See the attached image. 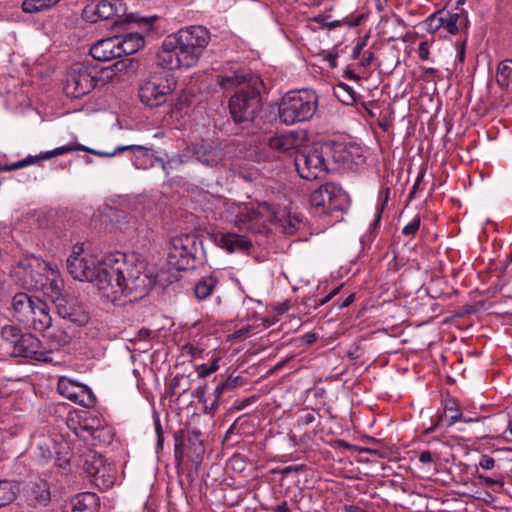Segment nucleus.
I'll list each match as a JSON object with an SVG mask.
<instances>
[{
    "mask_svg": "<svg viewBox=\"0 0 512 512\" xmlns=\"http://www.w3.org/2000/svg\"><path fill=\"white\" fill-rule=\"evenodd\" d=\"M98 72L85 64L77 63L67 72L63 91L69 98H80L97 85Z\"/></svg>",
    "mask_w": 512,
    "mask_h": 512,
    "instance_id": "9b49d317",
    "label": "nucleus"
},
{
    "mask_svg": "<svg viewBox=\"0 0 512 512\" xmlns=\"http://www.w3.org/2000/svg\"><path fill=\"white\" fill-rule=\"evenodd\" d=\"M154 424H155V432H156V436H157V448L159 449L163 445L164 437H163L162 425H161V422H160V419L158 416L155 418Z\"/></svg>",
    "mask_w": 512,
    "mask_h": 512,
    "instance_id": "49530a36",
    "label": "nucleus"
},
{
    "mask_svg": "<svg viewBox=\"0 0 512 512\" xmlns=\"http://www.w3.org/2000/svg\"><path fill=\"white\" fill-rule=\"evenodd\" d=\"M60 0H25L22 4L23 11L26 13H36L50 9Z\"/></svg>",
    "mask_w": 512,
    "mask_h": 512,
    "instance_id": "7c9ffc66",
    "label": "nucleus"
},
{
    "mask_svg": "<svg viewBox=\"0 0 512 512\" xmlns=\"http://www.w3.org/2000/svg\"><path fill=\"white\" fill-rule=\"evenodd\" d=\"M22 333L15 326H4L1 330V337L5 342L6 349L10 351Z\"/></svg>",
    "mask_w": 512,
    "mask_h": 512,
    "instance_id": "72a5a7b5",
    "label": "nucleus"
},
{
    "mask_svg": "<svg viewBox=\"0 0 512 512\" xmlns=\"http://www.w3.org/2000/svg\"><path fill=\"white\" fill-rule=\"evenodd\" d=\"M227 218L238 229L253 233H262L270 223H278L286 234H294L300 225V219L285 211H274L268 203L257 206L248 204H227Z\"/></svg>",
    "mask_w": 512,
    "mask_h": 512,
    "instance_id": "7ed1b4c3",
    "label": "nucleus"
},
{
    "mask_svg": "<svg viewBox=\"0 0 512 512\" xmlns=\"http://www.w3.org/2000/svg\"><path fill=\"white\" fill-rule=\"evenodd\" d=\"M316 338L317 337L315 334H306L305 335V340H306V343H308V344L313 343L316 340Z\"/></svg>",
    "mask_w": 512,
    "mask_h": 512,
    "instance_id": "0e129e2a",
    "label": "nucleus"
},
{
    "mask_svg": "<svg viewBox=\"0 0 512 512\" xmlns=\"http://www.w3.org/2000/svg\"><path fill=\"white\" fill-rule=\"evenodd\" d=\"M335 94L345 104H351L355 101L354 91L347 84H339L336 88Z\"/></svg>",
    "mask_w": 512,
    "mask_h": 512,
    "instance_id": "ea45409f",
    "label": "nucleus"
},
{
    "mask_svg": "<svg viewBox=\"0 0 512 512\" xmlns=\"http://www.w3.org/2000/svg\"><path fill=\"white\" fill-rule=\"evenodd\" d=\"M190 157H194L206 166L216 167L222 163L224 154L222 148L214 143H196L188 146L182 155L174 156L167 162H162V168L167 172L168 169L177 168L180 164L185 163Z\"/></svg>",
    "mask_w": 512,
    "mask_h": 512,
    "instance_id": "1a4fd4ad",
    "label": "nucleus"
},
{
    "mask_svg": "<svg viewBox=\"0 0 512 512\" xmlns=\"http://www.w3.org/2000/svg\"><path fill=\"white\" fill-rule=\"evenodd\" d=\"M334 161L346 166L353 164L351 152L342 144L335 145L333 148Z\"/></svg>",
    "mask_w": 512,
    "mask_h": 512,
    "instance_id": "f704fd0d",
    "label": "nucleus"
},
{
    "mask_svg": "<svg viewBox=\"0 0 512 512\" xmlns=\"http://www.w3.org/2000/svg\"><path fill=\"white\" fill-rule=\"evenodd\" d=\"M341 194V189L332 183H326L310 195V203L313 208L320 209L315 211L318 214H329L336 210V198Z\"/></svg>",
    "mask_w": 512,
    "mask_h": 512,
    "instance_id": "2eb2a0df",
    "label": "nucleus"
},
{
    "mask_svg": "<svg viewBox=\"0 0 512 512\" xmlns=\"http://www.w3.org/2000/svg\"><path fill=\"white\" fill-rule=\"evenodd\" d=\"M189 350H190V353L193 355V356H196V354L200 353V351L198 350V348H195L193 346H190L189 347Z\"/></svg>",
    "mask_w": 512,
    "mask_h": 512,
    "instance_id": "338daca9",
    "label": "nucleus"
},
{
    "mask_svg": "<svg viewBox=\"0 0 512 512\" xmlns=\"http://www.w3.org/2000/svg\"><path fill=\"white\" fill-rule=\"evenodd\" d=\"M197 237L194 234H181L170 242L168 261L177 270L192 269L196 265Z\"/></svg>",
    "mask_w": 512,
    "mask_h": 512,
    "instance_id": "9d476101",
    "label": "nucleus"
},
{
    "mask_svg": "<svg viewBox=\"0 0 512 512\" xmlns=\"http://www.w3.org/2000/svg\"><path fill=\"white\" fill-rule=\"evenodd\" d=\"M373 60V53L372 52H365L363 58L360 61V65L362 67H369Z\"/></svg>",
    "mask_w": 512,
    "mask_h": 512,
    "instance_id": "4d7b16f0",
    "label": "nucleus"
},
{
    "mask_svg": "<svg viewBox=\"0 0 512 512\" xmlns=\"http://www.w3.org/2000/svg\"><path fill=\"white\" fill-rule=\"evenodd\" d=\"M218 285V279L215 276L208 275L197 281L194 287L195 296L199 300L209 297Z\"/></svg>",
    "mask_w": 512,
    "mask_h": 512,
    "instance_id": "bb28decb",
    "label": "nucleus"
},
{
    "mask_svg": "<svg viewBox=\"0 0 512 512\" xmlns=\"http://www.w3.org/2000/svg\"><path fill=\"white\" fill-rule=\"evenodd\" d=\"M227 387L228 384L226 382L216 386V388L214 389L215 401H218L221 398Z\"/></svg>",
    "mask_w": 512,
    "mask_h": 512,
    "instance_id": "5fc2aeb1",
    "label": "nucleus"
},
{
    "mask_svg": "<svg viewBox=\"0 0 512 512\" xmlns=\"http://www.w3.org/2000/svg\"><path fill=\"white\" fill-rule=\"evenodd\" d=\"M50 285H51L53 291H55V294L58 295L61 290V283L57 279L53 278V279H51Z\"/></svg>",
    "mask_w": 512,
    "mask_h": 512,
    "instance_id": "052dcab7",
    "label": "nucleus"
},
{
    "mask_svg": "<svg viewBox=\"0 0 512 512\" xmlns=\"http://www.w3.org/2000/svg\"><path fill=\"white\" fill-rule=\"evenodd\" d=\"M176 81L168 73H154L139 84L138 96L149 108L160 107L173 99Z\"/></svg>",
    "mask_w": 512,
    "mask_h": 512,
    "instance_id": "423d86ee",
    "label": "nucleus"
},
{
    "mask_svg": "<svg viewBox=\"0 0 512 512\" xmlns=\"http://www.w3.org/2000/svg\"><path fill=\"white\" fill-rule=\"evenodd\" d=\"M443 12L431 14L424 22L425 29L428 33L434 34L438 30L443 29Z\"/></svg>",
    "mask_w": 512,
    "mask_h": 512,
    "instance_id": "c9c22d12",
    "label": "nucleus"
},
{
    "mask_svg": "<svg viewBox=\"0 0 512 512\" xmlns=\"http://www.w3.org/2000/svg\"><path fill=\"white\" fill-rule=\"evenodd\" d=\"M418 55L421 60L427 61L429 59V43L422 41L418 46Z\"/></svg>",
    "mask_w": 512,
    "mask_h": 512,
    "instance_id": "09e8293b",
    "label": "nucleus"
},
{
    "mask_svg": "<svg viewBox=\"0 0 512 512\" xmlns=\"http://www.w3.org/2000/svg\"><path fill=\"white\" fill-rule=\"evenodd\" d=\"M219 369L218 358H214L210 364H202L197 368L198 376L207 377Z\"/></svg>",
    "mask_w": 512,
    "mask_h": 512,
    "instance_id": "79ce46f5",
    "label": "nucleus"
},
{
    "mask_svg": "<svg viewBox=\"0 0 512 512\" xmlns=\"http://www.w3.org/2000/svg\"><path fill=\"white\" fill-rule=\"evenodd\" d=\"M273 512H291V511L288 507V503L286 501H283L275 507Z\"/></svg>",
    "mask_w": 512,
    "mask_h": 512,
    "instance_id": "13d9d810",
    "label": "nucleus"
},
{
    "mask_svg": "<svg viewBox=\"0 0 512 512\" xmlns=\"http://www.w3.org/2000/svg\"><path fill=\"white\" fill-rule=\"evenodd\" d=\"M420 216L416 215L408 224L402 229V234L406 236H413L419 230Z\"/></svg>",
    "mask_w": 512,
    "mask_h": 512,
    "instance_id": "c03bdc74",
    "label": "nucleus"
},
{
    "mask_svg": "<svg viewBox=\"0 0 512 512\" xmlns=\"http://www.w3.org/2000/svg\"><path fill=\"white\" fill-rule=\"evenodd\" d=\"M309 142L304 130L292 131L287 134L270 137L267 142L271 158L294 157Z\"/></svg>",
    "mask_w": 512,
    "mask_h": 512,
    "instance_id": "f8f14e48",
    "label": "nucleus"
},
{
    "mask_svg": "<svg viewBox=\"0 0 512 512\" xmlns=\"http://www.w3.org/2000/svg\"><path fill=\"white\" fill-rule=\"evenodd\" d=\"M217 83L224 90L241 88L231 97L229 109L235 122L254 120L261 109L260 93L247 84L246 76L236 71L217 75Z\"/></svg>",
    "mask_w": 512,
    "mask_h": 512,
    "instance_id": "20e7f679",
    "label": "nucleus"
},
{
    "mask_svg": "<svg viewBox=\"0 0 512 512\" xmlns=\"http://www.w3.org/2000/svg\"><path fill=\"white\" fill-rule=\"evenodd\" d=\"M419 461L423 464H430L433 461L432 453L428 450L422 451L419 455Z\"/></svg>",
    "mask_w": 512,
    "mask_h": 512,
    "instance_id": "864d4df0",
    "label": "nucleus"
},
{
    "mask_svg": "<svg viewBox=\"0 0 512 512\" xmlns=\"http://www.w3.org/2000/svg\"><path fill=\"white\" fill-rule=\"evenodd\" d=\"M58 391L65 398L86 408H90L96 403L95 395L86 385L67 377H60Z\"/></svg>",
    "mask_w": 512,
    "mask_h": 512,
    "instance_id": "4468645a",
    "label": "nucleus"
},
{
    "mask_svg": "<svg viewBox=\"0 0 512 512\" xmlns=\"http://www.w3.org/2000/svg\"><path fill=\"white\" fill-rule=\"evenodd\" d=\"M496 81L502 89H508L512 85V59H506L499 63Z\"/></svg>",
    "mask_w": 512,
    "mask_h": 512,
    "instance_id": "cd10ccee",
    "label": "nucleus"
},
{
    "mask_svg": "<svg viewBox=\"0 0 512 512\" xmlns=\"http://www.w3.org/2000/svg\"><path fill=\"white\" fill-rule=\"evenodd\" d=\"M118 38L119 55H131L139 51L145 44L144 37L138 32L116 35Z\"/></svg>",
    "mask_w": 512,
    "mask_h": 512,
    "instance_id": "b1692460",
    "label": "nucleus"
},
{
    "mask_svg": "<svg viewBox=\"0 0 512 512\" xmlns=\"http://www.w3.org/2000/svg\"><path fill=\"white\" fill-rule=\"evenodd\" d=\"M52 324V318L48 311L46 303L38 299L32 308L29 321L25 326L33 328L36 331L42 332L47 330Z\"/></svg>",
    "mask_w": 512,
    "mask_h": 512,
    "instance_id": "412c9836",
    "label": "nucleus"
},
{
    "mask_svg": "<svg viewBox=\"0 0 512 512\" xmlns=\"http://www.w3.org/2000/svg\"><path fill=\"white\" fill-rule=\"evenodd\" d=\"M18 492L17 486L8 480H0V508L14 501Z\"/></svg>",
    "mask_w": 512,
    "mask_h": 512,
    "instance_id": "c756f323",
    "label": "nucleus"
},
{
    "mask_svg": "<svg viewBox=\"0 0 512 512\" xmlns=\"http://www.w3.org/2000/svg\"><path fill=\"white\" fill-rule=\"evenodd\" d=\"M447 411L449 413V425H453L461 419L462 413L458 407H449Z\"/></svg>",
    "mask_w": 512,
    "mask_h": 512,
    "instance_id": "de8ad7c7",
    "label": "nucleus"
},
{
    "mask_svg": "<svg viewBox=\"0 0 512 512\" xmlns=\"http://www.w3.org/2000/svg\"><path fill=\"white\" fill-rule=\"evenodd\" d=\"M367 38L368 37L366 36L365 38L359 40V42L353 48V51H352L353 57H357L360 54V52L363 50V48L366 46Z\"/></svg>",
    "mask_w": 512,
    "mask_h": 512,
    "instance_id": "603ef678",
    "label": "nucleus"
},
{
    "mask_svg": "<svg viewBox=\"0 0 512 512\" xmlns=\"http://www.w3.org/2000/svg\"><path fill=\"white\" fill-rule=\"evenodd\" d=\"M495 467V459L489 455H482L479 463L477 464V468H482L484 470H492Z\"/></svg>",
    "mask_w": 512,
    "mask_h": 512,
    "instance_id": "a18cd8bd",
    "label": "nucleus"
},
{
    "mask_svg": "<svg viewBox=\"0 0 512 512\" xmlns=\"http://www.w3.org/2000/svg\"><path fill=\"white\" fill-rule=\"evenodd\" d=\"M156 281L140 255L117 252L102 256L93 283L103 301L124 305L145 297Z\"/></svg>",
    "mask_w": 512,
    "mask_h": 512,
    "instance_id": "f257e3e1",
    "label": "nucleus"
},
{
    "mask_svg": "<svg viewBox=\"0 0 512 512\" xmlns=\"http://www.w3.org/2000/svg\"><path fill=\"white\" fill-rule=\"evenodd\" d=\"M479 479L487 486H492L496 483L494 479L483 475H479Z\"/></svg>",
    "mask_w": 512,
    "mask_h": 512,
    "instance_id": "680f3d73",
    "label": "nucleus"
},
{
    "mask_svg": "<svg viewBox=\"0 0 512 512\" xmlns=\"http://www.w3.org/2000/svg\"><path fill=\"white\" fill-rule=\"evenodd\" d=\"M354 300H355L354 294H350L348 297H346V299L341 304H339L338 307L340 309L348 307L350 304H352L354 302Z\"/></svg>",
    "mask_w": 512,
    "mask_h": 512,
    "instance_id": "bf43d9fd",
    "label": "nucleus"
},
{
    "mask_svg": "<svg viewBox=\"0 0 512 512\" xmlns=\"http://www.w3.org/2000/svg\"><path fill=\"white\" fill-rule=\"evenodd\" d=\"M101 421L97 415L85 412L83 415L68 418L67 426L77 437L87 441V439H91V435L97 430V427H100Z\"/></svg>",
    "mask_w": 512,
    "mask_h": 512,
    "instance_id": "dca6fc26",
    "label": "nucleus"
},
{
    "mask_svg": "<svg viewBox=\"0 0 512 512\" xmlns=\"http://www.w3.org/2000/svg\"><path fill=\"white\" fill-rule=\"evenodd\" d=\"M32 493L35 499L40 503H47L50 499L49 485L44 480H39L33 487Z\"/></svg>",
    "mask_w": 512,
    "mask_h": 512,
    "instance_id": "e433bc0d",
    "label": "nucleus"
},
{
    "mask_svg": "<svg viewBox=\"0 0 512 512\" xmlns=\"http://www.w3.org/2000/svg\"><path fill=\"white\" fill-rule=\"evenodd\" d=\"M118 151H131L132 163L137 169H148L160 161L151 147L141 145L118 146Z\"/></svg>",
    "mask_w": 512,
    "mask_h": 512,
    "instance_id": "f3484780",
    "label": "nucleus"
},
{
    "mask_svg": "<svg viewBox=\"0 0 512 512\" xmlns=\"http://www.w3.org/2000/svg\"><path fill=\"white\" fill-rule=\"evenodd\" d=\"M57 308H58V313L63 317H67L69 315V313L66 311V309L62 310L60 308V304H57Z\"/></svg>",
    "mask_w": 512,
    "mask_h": 512,
    "instance_id": "69168bd1",
    "label": "nucleus"
},
{
    "mask_svg": "<svg viewBox=\"0 0 512 512\" xmlns=\"http://www.w3.org/2000/svg\"><path fill=\"white\" fill-rule=\"evenodd\" d=\"M340 289H341V286H339V287H337V288L333 289V290L329 293V294H330V297H332V298H333L336 294H338V292L340 291Z\"/></svg>",
    "mask_w": 512,
    "mask_h": 512,
    "instance_id": "774afa93",
    "label": "nucleus"
},
{
    "mask_svg": "<svg viewBox=\"0 0 512 512\" xmlns=\"http://www.w3.org/2000/svg\"><path fill=\"white\" fill-rule=\"evenodd\" d=\"M443 29L451 35H456L463 29L467 28L468 16L465 11L457 13L447 12L443 15Z\"/></svg>",
    "mask_w": 512,
    "mask_h": 512,
    "instance_id": "393cba45",
    "label": "nucleus"
},
{
    "mask_svg": "<svg viewBox=\"0 0 512 512\" xmlns=\"http://www.w3.org/2000/svg\"><path fill=\"white\" fill-rule=\"evenodd\" d=\"M210 32L203 26H190L168 35L157 54L158 63L165 69L195 66L210 42Z\"/></svg>",
    "mask_w": 512,
    "mask_h": 512,
    "instance_id": "f03ea898",
    "label": "nucleus"
},
{
    "mask_svg": "<svg viewBox=\"0 0 512 512\" xmlns=\"http://www.w3.org/2000/svg\"><path fill=\"white\" fill-rule=\"evenodd\" d=\"M83 149H86V146L79 144V143H69L60 147H57L53 150L46 151L41 156L38 157L39 159H50L52 157L63 155L66 153L74 152V151H83Z\"/></svg>",
    "mask_w": 512,
    "mask_h": 512,
    "instance_id": "2f4dec72",
    "label": "nucleus"
},
{
    "mask_svg": "<svg viewBox=\"0 0 512 512\" xmlns=\"http://www.w3.org/2000/svg\"><path fill=\"white\" fill-rule=\"evenodd\" d=\"M116 10L108 0H99L96 4L88 5L84 9V16L90 22L107 20L114 16Z\"/></svg>",
    "mask_w": 512,
    "mask_h": 512,
    "instance_id": "5701e85b",
    "label": "nucleus"
},
{
    "mask_svg": "<svg viewBox=\"0 0 512 512\" xmlns=\"http://www.w3.org/2000/svg\"><path fill=\"white\" fill-rule=\"evenodd\" d=\"M363 20V15H357L353 21L350 23V26L356 27L361 24Z\"/></svg>",
    "mask_w": 512,
    "mask_h": 512,
    "instance_id": "e2e57ef3",
    "label": "nucleus"
},
{
    "mask_svg": "<svg viewBox=\"0 0 512 512\" xmlns=\"http://www.w3.org/2000/svg\"><path fill=\"white\" fill-rule=\"evenodd\" d=\"M317 102V95L311 90L288 92L279 106V119L286 125L307 121L315 114Z\"/></svg>",
    "mask_w": 512,
    "mask_h": 512,
    "instance_id": "39448f33",
    "label": "nucleus"
},
{
    "mask_svg": "<svg viewBox=\"0 0 512 512\" xmlns=\"http://www.w3.org/2000/svg\"><path fill=\"white\" fill-rule=\"evenodd\" d=\"M12 356L31 358L41 362H54L53 351L42 347L38 338L30 333L22 334L9 351Z\"/></svg>",
    "mask_w": 512,
    "mask_h": 512,
    "instance_id": "ddd939ff",
    "label": "nucleus"
},
{
    "mask_svg": "<svg viewBox=\"0 0 512 512\" xmlns=\"http://www.w3.org/2000/svg\"><path fill=\"white\" fill-rule=\"evenodd\" d=\"M294 163L299 176L309 181L321 178L328 170L323 147L319 144L309 145L308 142L295 156Z\"/></svg>",
    "mask_w": 512,
    "mask_h": 512,
    "instance_id": "6e6552de",
    "label": "nucleus"
},
{
    "mask_svg": "<svg viewBox=\"0 0 512 512\" xmlns=\"http://www.w3.org/2000/svg\"><path fill=\"white\" fill-rule=\"evenodd\" d=\"M39 450L38 459L41 463H47L53 455L52 449L46 440H41L37 444Z\"/></svg>",
    "mask_w": 512,
    "mask_h": 512,
    "instance_id": "a19ab883",
    "label": "nucleus"
},
{
    "mask_svg": "<svg viewBox=\"0 0 512 512\" xmlns=\"http://www.w3.org/2000/svg\"><path fill=\"white\" fill-rule=\"evenodd\" d=\"M102 256L86 249L83 243H77L66 260L67 271L76 280L93 282Z\"/></svg>",
    "mask_w": 512,
    "mask_h": 512,
    "instance_id": "0eeeda50",
    "label": "nucleus"
},
{
    "mask_svg": "<svg viewBox=\"0 0 512 512\" xmlns=\"http://www.w3.org/2000/svg\"><path fill=\"white\" fill-rule=\"evenodd\" d=\"M389 193H390V190L388 188H386L385 190H382L379 193V202L376 206L375 219L372 223V228H376L380 223L382 213L385 209V206H386L388 198H389Z\"/></svg>",
    "mask_w": 512,
    "mask_h": 512,
    "instance_id": "58836bf2",
    "label": "nucleus"
},
{
    "mask_svg": "<svg viewBox=\"0 0 512 512\" xmlns=\"http://www.w3.org/2000/svg\"><path fill=\"white\" fill-rule=\"evenodd\" d=\"M37 161H38V156H28L20 161L5 165V167L3 169L5 171L17 170V169L26 167L28 165L34 164Z\"/></svg>",
    "mask_w": 512,
    "mask_h": 512,
    "instance_id": "37998d69",
    "label": "nucleus"
},
{
    "mask_svg": "<svg viewBox=\"0 0 512 512\" xmlns=\"http://www.w3.org/2000/svg\"><path fill=\"white\" fill-rule=\"evenodd\" d=\"M112 436L113 435L111 427L106 425L102 420L100 422V427H97V430H95L93 432V435H91V439H87L86 442L93 446L106 445L111 442Z\"/></svg>",
    "mask_w": 512,
    "mask_h": 512,
    "instance_id": "c85d7f7f",
    "label": "nucleus"
},
{
    "mask_svg": "<svg viewBox=\"0 0 512 512\" xmlns=\"http://www.w3.org/2000/svg\"><path fill=\"white\" fill-rule=\"evenodd\" d=\"M92 480L99 488L107 489L115 482L114 469L111 465H103L99 470L92 471Z\"/></svg>",
    "mask_w": 512,
    "mask_h": 512,
    "instance_id": "a878e982",
    "label": "nucleus"
},
{
    "mask_svg": "<svg viewBox=\"0 0 512 512\" xmlns=\"http://www.w3.org/2000/svg\"><path fill=\"white\" fill-rule=\"evenodd\" d=\"M105 462L97 453L90 451L85 455L83 469L92 478V471L99 470Z\"/></svg>",
    "mask_w": 512,
    "mask_h": 512,
    "instance_id": "473e14b6",
    "label": "nucleus"
},
{
    "mask_svg": "<svg viewBox=\"0 0 512 512\" xmlns=\"http://www.w3.org/2000/svg\"><path fill=\"white\" fill-rule=\"evenodd\" d=\"M83 151L91 153V154H95V155H98L101 157H112L119 152L118 146L112 152H104V151H100V150H95V149L89 148L87 146H86V149H83Z\"/></svg>",
    "mask_w": 512,
    "mask_h": 512,
    "instance_id": "8fccbe9b",
    "label": "nucleus"
},
{
    "mask_svg": "<svg viewBox=\"0 0 512 512\" xmlns=\"http://www.w3.org/2000/svg\"><path fill=\"white\" fill-rule=\"evenodd\" d=\"M252 403H253V400L251 398H245L241 401L235 402L234 407L236 410L240 411V410L245 409L247 406H249Z\"/></svg>",
    "mask_w": 512,
    "mask_h": 512,
    "instance_id": "6e6d98bb",
    "label": "nucleus"
},
{
    "mask_svg": "<svg viewBox=\"0 0 512 512\" xmlns=\"http://www.w3.org/2000/svg\"><path fill=\"white\" fill-rule=\"evenodd\" d=\"M94 502L95 495L94 494H81L78 495L72 502L70 510H81L85 512H92L91 508L88 506L87 502Z\"/></svg>",
    "mask_w": 512,
    "mask_h": 512,
    "instance_id": "4c0bfd02",
    "label": "nucleus"
},
{
    "mask_svg": "<svg viewBox=\"0 0 512 512\" xmlns=\"http://www.w3.org/2000/svg\"><path fill=\"white\" fill-rule=\"evenodd\" d=\"M36 267L39 270L43 269V270L49 271L52 276L58 275L59 269L56 264L49 263V262L41 263L38 259H35V258H32V259L26 258V259L20 261L14 271H18V273H20V271H23L25 285H28L31 287L32 286L37 287V283H35V284L32 283V280H33L32 271H34Z\"/></svg>",
    "mask_w": 512,
    "mask_h": 512,
    "instance_id": "6ab92c4d",
    "label": "nucleus"
},
{
    "mask_svg": "<svg viewBox=\"0 0 512 512\" xmlns=\"http://www.w3.org/2000/svg\"><path fill=\"white\" fill-rule=\"evenodd\" d=\"M118 38L115 36L101 39L90 47V55L98 61H110L120 57Z\"/></svg>",
    "mask_w": 512,
    "mask_h": 512,
    "instance_id": "a211bd4d",
    "label": "nucleus"
},
{
    "mask_svg": "<svg viewBox=\"0 0 512 512\" xmlns=\"http://www.w3.org/2000/svg\"><path fill=\"white\" fill-rule=\"evenodd\" d=\"M303 470V466L301 465H298V466H286L278 471H274L275 473H279V474H282V475H287V474H290V473H297V472H300Z\"/></svg>",
    "mask_w": 512,
    "mask_h": 512,
    "instance_id": "3c124183",
    "label": "nucleus"
},
{
    "mask_svg": "<svg viewBox=\"0 0 512 512\" xmlns=\"http://www.w3.org/2000/svg\"><path fill=\"white\" fill-rule=\"evenodd\" d=\"M218 245L230 253H246L252 247V241L245 235L227 232L220 236Z\"/></svg>",
    "mask_w": 512,
    "mask_h": 512,
    "instance_id": "aec40b11",
    "label": "nucleus"
},
{
    "mask_svg": "<svg viewBox=\"0 0 512 512\" xmlns=\"http://www.w3.org/2000/svg\"><path fill=\"white\" fill-rule=\"evenodd\" d=\"M37 300L38 298H33L26 293H18L13 297L12 307L14 316L20 323L25 325L29 321L32 308Z\"/></svg>",
    "mask_w": 512,
    "mask_h": 512,
    "instance_id": "4be33fe9",
    "label": "nucleus"
}]
</instances>
